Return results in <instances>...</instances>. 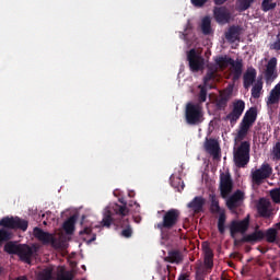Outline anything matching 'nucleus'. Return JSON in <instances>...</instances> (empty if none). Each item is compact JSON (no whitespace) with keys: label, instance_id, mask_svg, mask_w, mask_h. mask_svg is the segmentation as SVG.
I'll return each instance as SVG.
<instances>
[{"label":"nucleus","instance_id":"nucleus-21","mask_svg":"<svg viewBox=\"0 0 280 280\" xmlns=\"http://www.w3.org/2000/svg\"><path fill=\"white\" fill-rule=\"evenodd\" d=\"M201 248L203 250V264L208 270L213 268V249L209 246V243H202Z\"/></svg>","mask_w":280,"mask_h":280},{"label":"nucleus","instance_id":"nucleus-54","mask_svg":"<svg viewBox=\"0 0 280 280\" xmlns=\"http://www.w3.org/2000/svg\"><path fill=\"white\" fill-rule=\"evenodd\" d=\"M82 268H83V270H86V266L83 265Z\"/></svg>","mask_w":280,"mask_h":280},{"label":"nucleus","instance_id":"nucleus-19","mask_svg":"<svg viewBox=\"0 0 280 280\" xmlns=\"http://www.w3.org/2000/svg\"><path fill=\"white\" fill-rule=\"evenodd\" d=\"M205 205H207V199L202 196H196L190 202H188L187 208L198 214L205 211Z\"/></svg>","mask_w":280,"mask_h":280},{"label":"nucleus","instance_id":"nucleus-39","mask_svg":"<svg viewBox=\"0 0 280 280\" xmlns=\"http://www.w3.org/2000/svg\"><path fill=\"white\" fill-rule=\"evenodd\" d=\"M211 80H215V74H213V72H207L203 78V86H209V89H213V86L209 84Z\"/></svg>","mask_w":280,"mask_h":280},{"label":"nucleus","instance_id":"nucleus-51","mask_svg":"<svg viewBox=\"0 0 280 280\" xmlns=\"http://www.w3.org/2000/svg\"><path fill=\"white\" fill-rule=\"evenodd\" d=\"M177 280H189V276L187 273H183L178 277Z\"/></svg>","mask_w":280,"mask_h":280},{"label":"nucleus","instance_id":"nucleus-41","mask_svg":"<svg viewBox=\"0 0 280 280\" xmlns=\"http://www.w3.org/2000/svg\"><path fill=\"white\" fill-rule=\"evenodd\" d=\"M172 187H175V189L180 191V189H185V183H183V179L176 178L175 182H172Z\"/></svg>","mask_w":280,"mask_h":280},{"label":"nucleus","instance_id":"nucleus-13","mask_svg":"<svg viewBox=\"0 0 280 280\" xmlns=\"http://www.w3.org/2000/svg\"><path fill=\"white\" fill-rule=\"evenodd\" d=\"M245 108L246 103H244V101H234L232 112L229 115H226L225 119H228V121H230L231 124H235L244 114Z\"/></svg>","mask_w":280,"mask_h":280},{"label":"nucleus","instance_id":"nucleus-6","mask_svg":"<svg viewBox=\"0 0 280 280\" xmlns=\"http://www.w3.org/2000/svg\"><path fill=\"white\" fill-rule=\"evenodd\" d=\"M234 164L236 167H246L250 163V142L243 141L233 152Z\"/></svg>","mask_w":280,"mask_h":280},{"label":"nucleus","instance_id":"nucleus-9","mask_svg":"<svg viewBox=\"0 0 280 280\" xmlns=\"http://www.w3.org/2000/svg\"><path fill=\"white\" fill-rule=\"evenodd\" d=\"M250 229V214H247L243 220H233L230 224V235L235 240L236 233L245 235V233Z\"/></svg>","mask_w":280,"mask_h":280},{"label":"nucleus","instance_id":"nucleus-12","mask_svg":"<svg viewBox=\"0 0 280 280\" xmlns=\"http://www.w3.org/2000/svg\"><path fill=\"white\" fill-rule=\"evenodd\" d=\"M187 60L189 62L190 71L198 73L205 69V58L200 57L196 49H190L187 54Z\"/></svg>","mask_w":280,"mask_h":280},{"label":"nucleus","instance_id":"nucleus-43","mask_svg":"<svg viewBox=\"0 0 280 280\" xmlns=\"http://www.w3.org/2000/svg\"><path fill=\"white\" fill-rule=\"evenodd\" d=\"M270 49H273L275 51H280V32L277 35L276 42L270 45Z\"/></svg>","mask_w":280,"mask_h":280},{"label":"nucleus","instance_id":"nucleus-3","mask_svg":"<svg viewBox=\"0 0 280 280\" xmlns=\"http://www.w3.org/2000/svg\"><path fill=\"white\" fill-rule=\"evenodd\" d=\"M214 62L217 67H219L220 71H224L229 66L232 67V80L233 82H237L240 78H242V73L244 71V62L242 59L234 61L233 58L229 56H219L214 58Z\"/></svg>","mask_w":280,"mask_h":280},{"label":"nucleus","instance_id":"nucleus-26","mask_svg":"<svg viewBox=\"0 0 280 280\" xmlns=\"http://www.w3.org/2000/svg\"><path fill=\"white\" fill-rule=\"evenodd\" d=\"M183 252L178 249H172L168 252V255L164 258V261H167V264H183Z\"/></svg>","mask_w":280,"mask_h":280},{"label":"nucleus","instance_id":"nucleus-31","mask_svg":"<svg viewBox=\"0 0 280 280\" xmlns=\"http://www.w3.org/2000/svg\"><path fill=\"white\" fill-rule=\"evenodd\" d=\"M37 279L38 280H52L54 279V269L50 267L45 268L44 270L39 271Z\"/></svg>","mask_w":280,"mask_h":280},{"label":"nucleus","instance_id":"nucleus-36","mask_svg":"<svg viewBox=\"0 0 280 280\" xmlns=\"http://www.w3.org/2000/svg\"><path fill=\"white\" fill-rule=\"evenodd\" d=\"M200 92L198 95V102L197 104H200V106H202V104H205V102H207V89H209V86L207 85H199Z\"/></svg>","mask_w":280,"mask_h":280},{"label":"nucleus","instance_id":"nucleus-22","mask_svg":"<svg viewBox=\"0 0 280 280\" xmlns=\"http://www.w3.org/2000/svg\"><path fill=\"white\" fill-rule=\"evenodd\" d=\"M257 211L260 218H270V215H272V210H270V201H268V199L261 198L258 201Z\"/></svg>","mask_w":280,"mask_h":280},{"label":"nucleus","instance_id":"nucleus-8","mask_svg":"<svg viewBox=\"0 0 280 280\" xmlns=\"http://www.w3.org/2000/svg\"><path fill=\"white\" fill-rule=\"evenodd\" d=\"M210 211L211 213H220L218 219V231L221 235L226 232V213L220 208V200L215 195H210Z\"/></svg>","mask_w":280,"mask_h":280},{"label":"nucleus","instance_id":"nucleus-2","mask_svg":"<svg viewBox=\"0 0 280 280\" xmlns=\"http://www.w3.org/2000/svg\"><path fill=\"white\" fill-rule=\"evenodd\" d=\"M0 246L7 244L14 237L12 231H27L30 222L20 217H4L0 220Z\"/></svg>","mask_w":280,"mask_h":280},{"label":"nucleus","instance_id":"nucleus-29","mask_svg":"<svg viewBox=\"0 0 280 280\" xmlns=\"http://www.w3.org/2000/svg\"><path fill=\"white\" fill-rule=\"evenodd\" d=\"M280 100V83H278L270 92L267 104H279Z\"/></svg>","mask_w":280,"mask_h":280},{"label":"nucleus","instance_id":"nucleus-10","mask_svg":"<svg viewBox=\"0 0 280 280\" xmlns=\"http://www.w3.org/2000/svg\"><path fill=\"white\" fill-rule=\"evenodd\" d=\"M272 175V167L270 164L265 163L258 170L252 171V180L255 185H261L266 178Z\"/></svg>","mask_w":280,"mask_h":280},{"label":"nucleus","instance_id":"nucleus-44","mask_svg":"<svg viewBox=\"0 0 280 280\" xmlns=\"http://www.w3.org/2000/svg\"><path fill=\"white\" fill-rule=\"evenodd\" d=\"M273 159L280 161V142H277L273 147Z\"/></svg>","mask_w":280,"mask_h":280},{"label":"nucleus","instance_id":"nucleus-49","mask_svg":"<svg viewBox=\"0 0 280 280\" xmlns=\"http://www.w3.org/2000/svg\"><path fill=\"white\" fill-rule=\"evenodd\" d=\"M135 205L136 209H141V206L137 201H129L128 207H132Z\"/></svg>","mask_w":280,"mask_h":280},{"label":"nucleus","instance_id":"nucleus-30","mask_svg":"<svg viewBox=\"0 0 280 280\" xmlns=\"http://www.w3.org/2000/svg\"><path fill=\"white\" fill-rule=\"evenodd\" d=\"M243 119L249 121V124H255V121H257V107H250L245 113Z\"/></svg>","mask_w":280,"mask_h":280},{"label":"nucleus","instance_id":"nucleus-50","mask_svg":"<svg viewBox=\"0 0 280 280\" xmlns=\"http://www.w3.org/2000/svg\"><path fill=\"white\" fill-rule=\"evenodd\" d=\"M228 0H213L214 5H224Z\"/></svg>","mask_w":280,"mask_h":280},{"label":"nucleus","instance_id":"nucleus-11","mask_svg":"<svg viewBox=\"0 0 280 280\" xmlns=\"http://www.w3.org/2000/svg\"><path fill=\"white\" fill-rule=\"evenodd\" d=\"M220 194L222 198H229L233 192V178L231 173H221L220 174Z\"/></svg>","mask_w":280,"mask_h":280},{"label":"nucleus","instance_id":"nucleus-25","mask_svg":"<svg viewBox=\"0 0 280 280\" xmlns=\"http://www.w3.org/2000/svg\"><path fill=\"white\" fill-rule=\"evenodd\" d=\"M241 34L242 27L232 25L229 27L228 32H225V39L228 43H236V40H240Z\"/></svg>","mask_w":280,"mask_h":280},{"label":"nucleus","instance_id":"nucleus-16","mask_svg":"<svg viewBox=\"0 0 280 280\" xmlns=\"http://www.w3.org/2000/svg\"><path fill=\"white\" fill-rule=\"evenodd\" d=\"M242 200H244V192L236 190L226 199L225 205L230 211H235L237 208L242 207Z\"/></svg>","mask_w":280,"mask_h":280},{"label":"nucleus","instance_id":"nucleus-7","mask_svg":"<svg viewBox=\"0 0 280 280\" xmlns=\"http://www.w3.org/2000/svg\"><path fill=\"white\" fill-rule=\"evenodd\" d=\"M186 121L189 126L202 124V105L200 103H188L186 105Z\"/></svg>","mask_w":280,"mask_h":280},{"label":"nucleus","instance_id":"nucleus-18","mask_svg":"<svg viewBox=\"0 0 280 280\" xmlns=\"http://www.w3.org/2000/svg\"><path fill=\"white\" fill-rule=\"evenodd\" d=\"M265 80L266 82H275V80H277V58L276 57H272L266 66Z\"/></svg>","mask_w":280,"mask_h":280},{"label":"nucleus","instance_id":"nucleus-15","mask_svg":"<svg viewBox=\"0 0 280 280\" xmlns=\"http://www.w3.org/2000/svg\"><path fill=\"white\" fill-rule=\"evenodd\" d=\"M213 16L217 23H220L221 25L231 23V10L226 7H214Z\"/></svg>","mask_w":280,"mask_h":280},{"label":"nucleus","instance_id":"nucleus-53","mask_svg":"<svg viewBox=\"0 0 280 280\" xmlns=\"http://www.w3.org/2000/svg\"><path fill=\"white\" fill-rule=\"evenodd\" d=\"M273 229H276V231H280V222L276 223Z\"/></svg>","mask_w":280,"mask_h":280},{"label":"nucleus","instance_id":"nucleus-46","mask_svg":"<svg viewBox=\"0 0 280 280\" xmlns=\"http://www.w3.org/2000/svg\"><path fill=\"white\" fill-rule=\"evenodd\" d=\"M52 248H62V243L58 238L52 236V241L49 242Z\"/></svg>","mask_w":280,"mask_h":280},{"label":"nucleus","instance_id":"nucleus-55","mask_svg":"<svg viewBox=\"0 0 280 280\" xmlns=\"http://www.w3.org/2000/svg\"><path fill=\"white\" fill-rule=\"evenodd\" d=\"M1 272H2V269H1V267H0V275H1Z\"/></svg>","mask_w":280,"mask_h":280},{"label":"nucleus","instance_id":"nucleus-48","mask_svg":"<svg viewBox=\"0 0 280 280\" xmlns=\"http://www.w3.org/2000/svg\"><path fill=\"white\" fill-rule=\"evenodd\" d=\"M205 275V269L202 267L196 268V277H202Z\"/></svg>","mask_w":280,"mask_h":280},{"label":"nucleus","instance_id":"nucleus-38","mask_svg":"<svg viewBox=\"0 0 280 280\" xmlns=\"http://www.w3.org/2000/svg\"><path fill=\"white\" fill-rule=\"evenodd\" d=\"M269 196H270L272 202H275V205H280V187L272 188L269 191Z\"/></svg>","mask_w":280,"mask_h":280},{"label":"nucleus","instance_id":"nucleus-14","mask_svg":"<svg viewBox=\"0 0 280 280\" xmlns=\"http://www.w3.org/2000/svg\"><path fill=\"white\" fill-rule=\"evenodd\" d=\"M264 240H266V232L260 230L259 225H256L254 232L244 235L241 242L246 244H259V242H264Z\"/></svg>","mask_w":280,"mask_h":280},{"label":"nucleus","instance_id":"nucleus-28","mask_svg":"<svg viewBox=\"0 0 280 280\" xmlns=\"http://www.w3.org/2000/svg\"><path fill=\"white\" fill-rule=\"evenodd\" d=\"M77 220L78 217L72 215L63 222V230L66 231L67 235H73V231H75Z\"/></svg>","mask_w":280,"mask_h":280},{"label":"nucleus","instance_id":"nucleus-52","mask_svg":"<svg viewBox=\"0 0 280 280\" xmlns=\"http://www.w3.org/2000/svg\"><path fill=\"white\" fill-rule=\"evenodd\" d=\"M242 243V240H234V246H240Z\"/></svg>","mask_w":280,"mask_h":280},{"label":"nucleus","instance_id":"nucleus-35","mask_svg":"<svg viewBox=\"0 0 280 280\" xmlns=\"http://www.w3.org/2000/svg\"><path fill=\"white\" fill-rule=\"evenodd\" d=\"M275 8H277V2H273V0H262L261 2L262 12H270V10H275Z\"/></svg>","mask_w":280,"mask_h":280},{"label":"nucleus","instance_id":"nucleus-27","mask_svg":"<svg viewBox=\"0 0 280 280\" xmlns=\"http://www.w3.org/2000/svg\"><path fill=\"white\" fill-rule=\"evenodd\" d=\"M253 122L246 120V119H242L241 124H240V129L237 132V139L238 141H243V139H246V135H248V130H250V128H253Z\"/></svg>","mask_w":280,"mask_h":280},{"label":"nucleus","instance_id":"nucleus-4","mask_svg":"<svg viewBox=\"0 0 280 280\" xmlns=\"http://www.w3.org/2000/svg\"><path fill=\"white\" fill-rule=\"evenodd\" d=\"M4 253L8 255H16L24 264H32V257H34V248L27 244H19L9 242L4 245Z\"/></svg>","mask_w":280,"mask_h":280},{"label":"nucleus","instance_id":"nucleus-23","mask_svg":"<svg viewBox=\"0 0 280 280\" xmlns=\"http://www.w3.org/2000/svg\"><path fill=\"white\" fill-rule=\"evenodd\" d=\"M33 235L38 240V242H42V244L47 245L49 242L54 241V234H50L48 232L43 231L40 228H34Z\"/></svg>","mask_w":280,"mask_h":280},{"label":"nucleus","instance_id":"nucleus-45","mask_svg":"<svg viewBox=\"0 0 280 280\" xmlns=\"http://www.w3.org/2000/svg\"><path fill=\"white\" fill-rule=\"evenodd\" d=\"M207 1L209 0H190V2L195 8H205V4L207 3Z\"/></svg>","mask_w":280,"mask_h":280},{"label":"nucleus","instance_id":"nucleus-20","mask_svg":"<svg viewBox=\"0 0 280 280\" xmlns=\"http://www.w3.org/2000/svg\"><path fill=\"white\" fill-rule=\"evenodd\" d=\"M255 80H257V70L253 67L247 68V70L243 74L244 89H250V86L255 84Z\"/></svg>","mask_w":280,"mask_h":280},{"label":"nucleus","instance_id":"nucleus-33","mask_svg":"<svg viewBox=\"0 0 280 280\" xmlns=\"http://www.w3.org/2000/svg\"><path fill=\"white\" fill-rule=\"evenodd\" d=\"M261 89H264V83L257 81L252 88V97H254V100H259V97H261Z\"/></svg>","mask_w":280,"mask_h":280},{"label":"nucleus","instance_id":"nucleus-32","mask_svg":"<svg viewBox=\"0 0 280 280\" xmlns=\"http://www.w3.org/2000/svg\"><path fill=\"white\" fill-rule=\"evenodd\" d=\"M201 32L205 36L211 34V18L205 16L201 21Z\"/></svg>","mask_w":280,"mask_h":280},{"label":"nucleus","instance_id":"nucleus-37","mask_svg":"<svg viewBox=\"0 0 280 280\" xmlns=\"http://www.w3.org/2000/svg\"><path fill=\"white\" fill-rule=\"evenodd\" d=\"M207 150L211 152V154H218V152H220V144H218L215 140H210L207 143Z\"/></svg>","mask_w":280,"mask_h":280},{"label":"nucleus","instance_id":"nucleus-1","mask_svg":"<svg viewBox=\"0 0 280 280\" xmlns=\"http://www.w3.org/2000/svg\"><path fill=\"white\" fill-rule=\"evenodd\" d=\"M122 206L119 203H114L110 208L105 209L103 213V219L101 221V225H96L95 229H100L103 226L105 229H110L112 224H116V226H121L125 229L121 231L122 237H132V228L130 226V222L128 219H125L128 210V203L124 199H119Z\"/></svg>","mask_w":280,"mask_h":280},{"label":"nucleus","instance_id":"nucleus-47","mask_svg":"<svg viewBox=\"0 0 280 280\" xmlns=\"http://www.w3.org/2000/svg\"><path fill=\"white\" fill-rule=\"evenodd\" d=\"M220 70V68L218 67V65L217 63H214V65H210V66H208V73H212V74H217L218 73V71Z\"/></svg>","mask_w":280,"mask_h":280},{"label":"nucleus","instance_id":"nucleus-42","mask_svg":"<svg viewBox=\"0 0 280 280\" xmlns=\"http://www.w3.org/2000/svg\"><path fill=\"white\" fill-rule=\"evenodd\" d=\"M252 3H255V0H242L241 4H240L241 10H243V11L248 10V8H250Z\"/></svg>","mask_w":280,"mask_h":280},{"label":"nucleus","instance_id":"nucleus-5","mask_svg":"<svg viewBox=\"0 0 280 280\" xmlns=\"http://www.w3.org/2000/svg\"><path fill=\"white\" fill-rule=\"evenodd\" d=\"M180 220V210L178 209H170L167 211H163L162 221L154 225V229H158L162 234L167 233V231H172V229H176Z\"/></svg>","mask_w":280,"mask_h":280},{"label":"nucleus","instance_id":"nucleus-17","mask_svg":"<svg viewBox=\"0 0 280 280\" xmlns=\"http://www.w3.org/2000/svg\"><path fill=\"white\" fill-rule=\"evenodd\" d=\"M84 220H86V215L81 217V226L83 229L79 232V235L82 237V235H88L89 238L83 237V241L86 242V244H93L95 240H97V234L93 233V226H89L84 224Z\"/></svg>","mask_w":280,"mask_h":280},{"label":"nucleus","instance_id":"nucleus-34","mask_svg":"<svg viewBox=\"0 0 280 280\" xmlns=\"http://www.w3.org/2000/svg\"><path fill=\"white\" fill-rule=\"evenodd\" d=\"M266 242L275 244L277 242V229L270 228L265 232Z\"/></svg>","mask_w":280,"mask_h":280},{"label":"nucleus","instance_id":"nucleus-24","mask_svg":"<svg viewBox=\"0 0 280 280\" xmlns=\"http://www.w3.org/2000/svg\"><path fill=\"white\" fill-rule=\"evenodd\" d=\"M230 100H231V92L229 91L221 92L219 97L215 100L217 110H226V106H229Z\"/></svg>","mask_w":280,"mask_h":280},{"label":"nucleus","instance_id":"nucleus-40","mask_svg":"<svg viewBox=\"0 0 280 280\" xmlns=\"http://www.w3.org/2000/svg\"><path fill=\"white\" fill-rule=\"evenodd\" d=\"M73 272L65 271L58 275L57 280H73Z\"/></svg>","mask_w":280,"mask_h":280}]
</instances>
